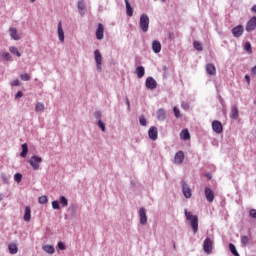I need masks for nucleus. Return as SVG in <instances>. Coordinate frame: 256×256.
<instances>
[{
	"label": "nucleus",
	"instance_id": "nucleus-1",
	"mask_svg": "<svg viewBox=\"0 0 256 256\" xmlns=\"http://www.w3.org/2000/svg\"><path fill=\"white\" fill-rule=\"evenodd\" d=\"M184 213L187 221L190 222V225L193 229V233H197V231H199V217H197V215H193L191 212L187 210H185Z\"/></svg>",
	"mask_w": 256,
	"mask_h": 256
},
{
	"label": "nucleus",
	"instance_id": "nucleus-2",
	"mask_svg": "<svg viewBox=\"0 0 256 256\" xmlns=\"http://www.w3.org/2000/svg\"><path fill=\"white\" fill-rule=\"evenodd\" d=\"M28 163L31 165V167L34 171H39V169L41 167L40 165H41V163H43V158H41L37 155H34L29 159Z\"/></svg>",
	"mask_w": 256,
	"mask_h": 256
},
{
	"label": "nucleus",
	"instance_id": "nucleus-3",
	"mask_svg": "<svg viewBox=\"0 0 256 256\" xmlns=\"http://www.w3.org/2000/svg\"><path fill=\"white\" fill-rule=\"evenodd\" d=\"M139 25L143 33H147V31H149V16L147 14H142L140 16Z\"/></svg>",
	"mask_w": 256,
	"mask_h": 256
},
{
	"label": "nucleus",
	"instance_id": "nucleus-4",
	"mask_svg": "<svg viewBox=\"0 0 256 256\" xmlns=\"http://www.w3.org/2000/svg\"><path fill=\"white\" fill-rule=\"evenodd\" d=\"M203 250L207 255H211L213 251V240L211 238H206L203 243Z\"/></svg>",
	"mask_w": 256,
	"mask_h": 256
},
{
	"label": "nucleus",
	"instance_id": "nucleus-5",
	"mask_svg": "<svg viewBox=\"0 0 256 256\" xmlns=\"http://www.w3.org/2000/svg\"><path fill=\"white\" fill-rule=\"evenodd\" d=\"M182 193L184 197H186V199H191V197L193 196V192L191 191V188L184 181H182Z\"/></svg>",
	"mask_w": 256,
	"mask_h": 256
},
{
	"label": "nucleus",
	"instance_id": "nucleus-6",
	"mask_svg": "<svg viewBox=\"0 0 256 256\" xmlns=\"http://www.w3.org/2000/svg\"><path fill=\"white\" fill-rule=\"evenodd\" d=\"M243 33H245V28H243V25H237L232 29V35L233 37H236V39H239Z\"/></svg>",
	"mask_w": 256,
	"mask_h": 256
},
{
	"label": "nucleus",
	"instance_id": "nucleus-7",
	"mask_svg": "<svg viewBox=\"0 0 256 256\" xmlns=\"http://www.w3.org/2000/svg\"><path fill=\"white\" fill-rule=\"evenodd\" d=\"M204 195H205L208 203H213V201H215V192H213V190H211V188L206 187L204 190Z\"/></svg>",
	"mask_w": 256,
	"mask_h": 256
},
{
	"label": "nucleus",
	"instance_id": "nucleus-8",
	"mask_svg": "<svg viewBox=\"0 0 256 256\" xmlns=\"http://www.w3.org/2000/svg\"><path fill=\"white\" fill-rule=\"evenodd\" d=\"M103 37H105V26H103L102 23H99L96 29V39H98V41H101Z\"/></svg>",
	"mask_w": 256,
	"mask_h": 256
},
{
	"label": "nucleus",
	"instance_id": "nucleus-9",
	"mask_svg": "<svg viewBox=\"0 0 256 256\" xmlns=\"http://www.w3.org/2000/svg\"><path fill=\"white\" fill-rule=\"evenodd\" d=\"M246 31L248 33H251V31H255L256 29V16L252 17L246 24L245 27Z\"/></svg>",
	"mask_w": 256,
	"mask_h": 256
},
{
	"label": "nucleus",
	"instance_id": "nucleus-10",
	"mask_svg": "<svg viewBox=\"0 0 256 256\" xmlns=\"http://www.w3.org/2000/svg\"><path fill=\"white\" fill-rule=\"evenodd\" d=\"M94 57H95L97 69L101 70V65H103V56H101V52H99V50H95Z\"/></svg>",
	"mask_w": 256,
	"mask_h": 256
},
{
	"label": "nucleus",
	"instance_id": "nucleus-11",
	"mask_svg": "<svg viewBox=\"0 0 256 256\" xmlns=\"http://www.w3.org/2000/svg\"><path fill=\"white\" fill-rule=\"evenodd\" d=\"M159 135V132L157 130V127L152 126L149 130H148V136L149 139H151V141H157V137Z\"/></svg>",
	"mask_w": 256,
	"mask_h": 256
},
{
	"label": "nucleus",
	"instance_id": "nucleus-12",
	"mask_svg": "<svg viewBox=\"0 0 256 256\" xmlns=\"http://www.w3.org/2000/svg\"><path fill=\"white\" fill-rule=\"evenodd\" d=\"M212 129L215 133H223V124L218 120L212 122Z\"/></svg>",
	"mask_w": 256,
	"mask_h": 256
},
{
	"label": "nucleus",
	"instance_id": "nucleus-13",
	"mask_svg": "<svg viewBox=\"0 0 256 256\" xmlns=\"http://www.w3.org/2000/svg\"><path fill=\"white\" fill-rule=\"evenodd\" d=\"M183 161H185V153H183V151H178V152L175 154L174 162H175L177 165H181V163H183Z\"/></svg>",
	"mask_w": 256,
	"mask_h": 256
},
{
	"label": "nucleus",
	"instance_id": "nucleus-14",
	"mask_svg": "<svg viewBox=\"0 0 256 256\" xmlns=\"http://www.w3.org/2000/svg\"><path fill=\"white\" fill-rule=\"evenodd\" d=\"M146 87L150 90L157 89V81L153 77H148L146 79Z\"/></svg>",
	"mask_w": 256,
	"mask_h": 256
},
{
	"label": "nucleus",
	"instance_id": "nucleus-15",
	"mask_svg": "<svg viewBox=\"0 0 256 256\" xmlns=\"http://www.w3.org/2000/svg\"><path fill=\"white\" fill-rule=\"evenodd\" d=\"M139 217H140L141 225H146L147 224V210H145V208H140Z\"/></svg>",
	"mask_w": 256,
	"mask_h": 256
},
{
	"label": "nucleus",
	"instance_id": "nucleus-16",
	"mask_svg": "<svg viewBox=\"0 0 256 256\" xmlns=\"http://www.w3.org/2000/svg\"><path fill=\"white\" fill-rule=\"evenodd\" d=\"M58 37L61 43L65 41V32L63 31V24L61 21L58 23Z\"/></svg>",
	"mask_w": 256,
	"mask_h": 256
},
{
	"label": "nucleus",
	"instance_id": "nucleus-17",
	"mask_svg": "<svg viewBox=\"0 0 256 256\" xmlns=\"http://www.w3.org/2000/svg\"><path fill=\"white\" fill-rule=\"evenodd\" d=\"M8 251L10 255H17V253H19V247H17V244L15 243H10L8 245Z\"/></svg>",
	"mask_w": 256,
	"mask_h": 256
},
{
	"label": "nucleus",
	"instance_id": "nucleus-18",
	"mask_svg": "<svg viewBox=\"0 0 256 256\" xmlns=\"http://www.w3.org/2000/svg\"><path fill=\"white\" fill-rule=\"evenodd\" d=\"M206 72L208 73V75H217V68H215V65L213 64H207Z\"/></svg>",
	"mask_w": 256,
	"mask_h": 256
},
{
	"label": "nucleus",
	"instance_id": "nucleus-19",
	"mask_svg": "<svg viewBox=\"0 0 256 256\" xmlns=\"http://www.w3.org/2000/svg\"><path fill=\"white\" fill-rule=\"evenodd\" d=\"M156 115H157L158 121H165V119L167 118V113L165 112L164 109H159L156 112Z\"/></svg>",
	"mask_w": 256,
	"mask_h": 256
},
{
	"label": "nucleus",
	"instance_id": "nucleus-20",
	"mask_svg": "<svg viewBox=\"0 0 256 256\" xmlns=\"http://www.w3.org/2000/svg\"><path fill=\"white\" fill-rule=\"evenodd\" d=\"M152 50L154 53H161V42L154 40L152 42Z\"/></svg>",
	"mask_w": 256,
	"mask_h": 256
},
{
	"label": "nucleus",
	"instance_id": "nucleus-21",
	"mask_svg": "<svg viewBox=\"0 0 256 256\" xmlns=\"http://www.w3.org/2000/svg\"><path fill=\"white\" fill-rule=\"evenodd\" d=\"M180 139H182L183 141H188V139H191V134H189L188 129H184L181 131Z\"/></svg>",
	"mask_w": 256,
	"mask_h": 256
},
{
	"label": "nucleus",
	"instance_id": "nucleus-22",
	"mask_svg": "<svg viewBox=\"0 0 256 256\" xmlns=\"http://www.w3.org/2000/svg\"><path fill=\"white\" fill-rule=\"evenodd\" d=\"M10 37L14 39V41H19L21 39V36L17 34V29L16 28H10L9 29Z\"/></svg>",
	"mask_w": 256,
	"mask_h": 256
},
{
	"label": "nucleus",
	"instance_id": "nucleus-23",
	"mask_svg": "<svg viewBox=\"0 0 256 256\" xmlns=\"http://www.w3.org/2000/svg\"><path fill=\"white\" fill-rule=\"evenodd\" d=\"M24 221H26L27 223L31 221V207L29 206L25 207Z\"/></svg>",
	"mask_w": 256,
	"mask_h": 256
},
{
	"label": "nucleus",
	"instance_id": "nucleus-24",
	"mask_svg": "<svg viewBox=\"0 0 256 256\" xmlns=\"http://www.w3.org/2000/svg\"><path fill=\"white\" fill-rule=\"evenodd\" d=\"M126 3V14L128 17H133V7H131V4L129 3V0H124Z\"/></svg>",
	"mask_w": 256,
	"mask_h": 256
},
{
	"label": "nucleus",
	"instance_id": "nucleus-25",
	"mask_svg": "<svg viewBox=\"0 0 256 256\" xmlns=\"http://www.w3.org/2000/svg\"><path fill=\"white\" fill-rule=\"evenodd\" d=\"M42 249L45 253H49V255H53V253H55V247H53V245H44Z\"/></svg>",
	"mask_w": 256,
	"mask_h": 256
},
{
	"label": "nucleus",
	"instance_id": "nucleus-26",
	"mask_svg": "<svg viewBox=\"0 0 256 256\" xmlns=\"http://www.w3.org/2000/svg\"><path fill=\"white\" fill-rule=\"evenodd\" d=\"M230 117L232 119H239V109H237V106L232 107Z\"/></svg>",
	"mask_w": 256,
	"mask_h": 256
},
{
	"label": "nucleus",
	"instance_id": "nucleus-27",
	"mask_svg": "<svg viewBox=\"0 0 256 256\" xmlns=\"http://www.w3.org/2000/svg\"><path fill=\"white\" fill-rule=\"evenodd\" d=\"M136 74L139 79L143 78L145 75V68L143 66H139L136 68Z\"/></svg>",
	"mask_w": 256,
	"mask_h": 256
},
{
	"label": "nucleus",
	"instance_id": "nucleus-28",
	"mask_svg": "<svg viewBox=\"0 0 256 256\" xmlns=\"http://www.w3.org/2000/svg\"><path fill=\"white\" fill-rule=\"evenodd\" d=\"M244 50L248 55H253V47H251V42H246L244 45Z\"/></svg>",
	"mask_w": 256,
	"mask_h": 256
},
{
	"label": "nucleus",
	"instance_id": "nucleus-29",
	"mask_svg": "<svg viewBox=\"0 0 256 256\" xmlns=\"http://www.w3.org/2000/svg\"><path fill=\"white\" fill-rule=\"evenodd\" d=\"M250 242L251 238H249V236H241V244L243 247H247V245H249Z\"/></svg>",
	"mask_w": 256,
	"mask_h": 256
},
{
	"label": "nucleus",
	"instance_id": "nucleus-30",
	"mask_svg": "<svg viewBox=\"0 0 256 256\" xmlns=\"http://www.w3.org/2000/svg\"><path fill=\"white\" fill-rule=\"evenodd\" d=\"M27 153H29V148L27 147V143L22 144V152L20 153V157H27Z\"/></svg>",
	"mask_w": 256,
	"mask_h": 256
},
{
	"label": "nucleus",
	"instance_id": "nucleus-31",
	"mask_svg": "<svg viewBox=\"0 0 256 256\" xmlns=\"http://www.w3.org/2000/svg\"><path fill=\"white\" fill-rule=\"evenodd\" d=\"M78 10L80 15H85V3L83 1L78 2Z\"/></svg>",
	"mask_w": 256,
	"mask_h": 256
},
{
	"label": "nucleus",
	"instance_id": "nucleus-32",
	"mask_svg": "<svg viewBox=\"0 0 256 256\" xmlns=\"http://www.w3.org/2000/svg\"><path fill=\"white\" fill-rule=\"evenodd\" d=\"M35 111L37 113H41V111H45V104L38 102L35 107Z\"/></svg>",
	"mask_w": 256,
	"mask_h": 256
},
{
	"label": "nucleus",
	"instance_id": "nucleus-33",
	"mask_svg": "<svg viewBox=\"0 0 256 256\" xmlns=\"http://www.w3.org/2000/svg\"><path fill=\"white\" fill-rule=\"evenodd\" d=\"M229 250L234 256H239V252H237V248H235V245L230 243L229 244Z\"/></svg>",
	"mask_w": 256,
	"mask_h": 256
},
{
	"label": "nucleus",
	"instance_id": "nucleus-34",
	"mask_svg": "<svg viewBox=\"0 0 256 256\" xmlns=\"http://www.w3.org/2000/svg\"><path fill=\"white\" fill-rule=\"evenodd\" d=\"M10 53H12L13 55H17L18 57H21V54L19 53V50L17 49V47L15 46H11L9 48Z\"/></svg>",
	"mask_w": 256,
	"mask_h": 256
},
{
	"label": "nucleus",
	"instance_id": "nucleus-35",
	"mask_svg": "<svg viewBox=\"0 0 256 256\" xmlns=\"http://www.w3.org/2000/svg\"><path fill=\"white\" fill-rule=\"evenodd\" d=\"M60 205H62V207H67V205H69V201L65 196L60 197Z\"/></svg>",
	"mask_w": 256,
	"mask_h": 256
},
{
	"label": "nucleus",
	"instance_id": "nucleus-36",
	"mask_svg": "<svg viewBox=\"0 0 256 256\" xmlns=\"http://www.w3.org/2000/svg\"><path fill=\"white\" fill-rule=\"evenodd\" d=\"M3 61H11V54L9 52H3L1 54Z\"/></svg>",
	"mask_w": 256,
	"mask_h": 256
},
{
	"label": "nucleus",
	"instance_id": "nucleus-37",
	"mask_svg": "<svg viewBox=\"0 0 256 256\" xmlns=\"http://www.w3.org/2000/svg\"><path fill=\"white\" fill-rule=\"evenodd\" d=\"M193 47L194 49H196V51H203V46L201 45V42L195 41L193 43Z\"/></svg>",
	"mask_w": 256,
	"mask_h": 256
},
{
	"label": "nucleus",
	"instance_id": "nucleus-38",
	"mask_svg": "<svg viewBox=\"0 0 256 256\" xmlns=\"http://www.w3.org/2000/svg\"><path fill=\"white\" fill-rule=\"evenodd\" d=\"M22 179H23V175L21 173H16L14 175V181H16V183H21Z\"/></svg>",
	"mask_w": 256,
	"mask_h": 256
},
{
	"label": "nucleus",
	"instance_id": "nucleus-39",
	"mask_svg": "<svg viewBox=\"0 0 256 256\" xmlns=\"http://www.w3.org/2000/svg\"><path fill=\"white\" fill-rule=\"evenodd\" d=\"M20 79H21L22 81H31V75H29L28 73L22 74V75L20 76Z\"/></svg>",
	"mask_w": 256,
	"mask_h": 256
},
{
	"label": "nucleus",
	"instance_id": "nucleus-40",
	"mask_svg": "<svg viewBox=\"0 0 256 256\" xmlns=\"http://www.w3.org/2000/svg\"><path fill=\"white\" fill-rule=\"evenodd\" d=\"M48 199L47 196H40L38 198V203H40V205H45V203H47Z\"/></svg>",
	"mask_w": 256,
	"mask_h": 256
},
{
	"label": "nucleus",
	"instance_id": "nucleus-41",
	"mask_svg": "<svg viewBox=\"0 0 256 256\" xmlns=\"http://www.w3.org/2000/svg\"><path fill=\"white\" fill-rule=\"evenodd\" d=\"M139 123H140V125H142V127H146L147 126V119H145V116H141L139 118Z\"/></svg>",
	"mask_w": 256,
	"mask_h": 256
},
{
	"label": "nucleus",
	"instance_id": "nucleus-42",
	"mask_svg": "<svg viewBox=\"0 0 256 256\" xmlns=\"http://www.w3.org/2000/svg\"><path fill=\"white\" fill-rule=\"evenodd\" d=\"M173 111H174L175 117L177 118L181 117V112L179 111V108H177V106L173 108Z\"/></svg>",
	"mask_w": 256,
	"mask_h": 256
},
{
	"label": "nucleus",
	"instance_id": "nucleus-43",
	"mask_svg": "<svg viewBox=\"0 0 256 256\" xmlns=\"http://www.w3.org/2000/svg\"><path fill=\"white\" fill-rule=\"evenodd\" d=\"M181 107L184 109V111H189V103L182 102Z\"/></svg>",
	"mask_w": 256,
	"mask_h": 256
},
{
	"label": "nucleus",
	"instance_id": "nucleus-44",
	"mask_svg": "<svg viewBox=\"0 0 256 256\" xmlns=\"http://www.w3.org/2000/svg\"><path fill=\"white\" fill-rule=\"evenodd\" d=\"M98 127H100L101 131L105 132V123L103 121H98Z\"/></svg>",
	"mask_w": 256,
	"mask_h": 256
},
{
	"label": "nucleus",
	"instance_id": "nucleus-45",
	"mask_svg": "<svg viewBox=\"0 0 256 256\" xmlns=\"http://www.w3.org/2000/svg\"><path fill=\"white\" fill-rule=\"evenodd\" d=\"M249 215H250V217H252V219H256V210L255 209H250Z\"/></svg>",
	"mask_w": 256,
	"mask_h": 256
},
{
	"label": "nucleus",
	"instance_id": "nucleus-46",
	"mask_svg": "<svg viewBox=\"0 0 256 256\" xmlns=\"http://www.w3.org/2000/svg\"><path fill=\"white\" fill-rule=\"evenodd\" d=\"M58 248L60 249V251H65L66 249L65 244L63 242H58Z\"/></svg>",
	"mask_w": 256,
	"mask_h": 256
},
{
	"label": "nucleus",
	"instance_id": "nucleus-47",
	"mask_svg": "<svg viewBox=\"0 0 256 256\" xmlns=\"http://www.w3.org/2000/svg\"><path fill=\"white\" fill-rule=\"evenodd\" d=\"M11 85H12V87H19V85H20L19 79L13 80Z\"/></svg>",
	"mask_w": 256,
	"mask_h": 256
},
{
	"label": "nucleus",
	"instance_id": "nucleus-48",
	"mask_svg": "<svg viewBox=\"0 0 256 256\" xmlns=\"http://www.w3.org/2000/svg\"><path fill=\"white\" fill-rule=\"evenodd\" d=\"M52 209H59V202L58 201H53L52 202Z\"/></svg>",
	"mask_w": 256,
	"mask_h": 256
},
{
	"label": "nucleus",
	"instance_id": "nucleus-49",
	"mask_svg": "<svg viewBox=\"0 0 256 256\" xmlns=\"http://www.w3.org/2000/svg\"><path fill=\"white\" fill-rule=\"evenodd\" d=\"M21 97H23V92L18 91V92L16 93V95H15V98H16V99H21Z\"/></svg>",
	"mask_w": 256,
	"mask_h": 256
},
{
	"label": "nucleus",
	"instance_id": "nucleus-50",
	"mask_svg": "<svg viewBox=\"0 0 256 256\" xmlns=\"http://www.w3.org/2000/svg\"><path fill=\"white\" fill-rule=\"evenodd\" d=\"M245 79L247 81V84L251 85V77H249V75H245Z\"/></svg>",
	"mask_w": 256,
	"mask_h": 256
},
{
	"label": "nucleus",
	"instance_id": "nucleus-51",
	"mask_svg": "<svg viewBox=\"0 0 256 256\" xmlns=\"http://www.w3.org/2000/svg\"><path fill=\"white\" fill-rule=\"evenodd\" d=\"M251 73H252V75H256V66H254V67L251 69Z\"/></svg>",
	"mask_w": 256,
	"mask_h": 256
},
{
	"label": "nucleus",
	"instance_id": "nucleus-52",
	"mask_svg": "<svg viewBox=\"0 0 256 256\" xmlns=\"http://www.w3.org/2000/svg\"><path fill=\"white\" fill-rule=\"evenodd\" d=\"M251 11H252L253 13H256V5H254V6L251 8Z\"/></svg>",
	"mask_w": 256,
	"mask_h": 256
},
{
	"label": "nucleus",
	"instance_id": "nucleus-53",
	"mask_svg": "<svg viewBox=\"0 0 256 256\" xmlns=\"http://www.w3.org/2000/svg\"><path fill=\"white\" fill-rule=\"evenodd\" d=\"M126 102H127V105H128V107H130V102H129V99H126Z\"/></svg>",
	"mask_w": 256,
	"mask_h": 256
},
{
	"label": "nucleus",
	"instance_id": "nucleus-54",
	"mask_svg": "<svg viewBox=\"0 0 256 256\" xmlns=\"http://www.w3.org/2000/svg\"><path fill=\"white\" fill-rule=\"evenodd\" d=\"M37 0H30L31 3H35Z\"/></svg>",
	"mask_w": 256,
	"mask_h": 256
},
{
	"label": "nucleus",
	"instance_id": "nucleus-55",
	"mask_svg": "<svg viewBox=\"0 0 256 256\" xmlns=\"http://www.w3.org/2000/svg\"><path fill=\"white\" fill-rule=\"evenodd\" d=\"M162 3H165V0H162Z\"/></svg>",
	"mask_w": 256,
	"mask_h": 256
}]
</instances>
